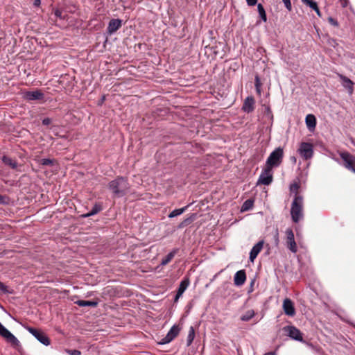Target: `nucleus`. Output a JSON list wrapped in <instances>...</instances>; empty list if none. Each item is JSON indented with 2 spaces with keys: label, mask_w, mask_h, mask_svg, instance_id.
I'll use <instances>...</instances> for the list:
<instances>
[{
  "label": "nucleus",
  "mask_w": 355,
  "mask_h": 355,
  "mask_svg": "<svg viewBox=\"0 0 355 355\" xmlns=\"http://www.w3.org/2000/svg\"><path fill=\"white\" fill-rule=\"evenodd\" d=\"M108 189L112 191L114 197L121 198L130 192V184L128 178L117 176L109 182Z\"/></svg>",
  "instance_id": "nucleus-1"
},
{
  "label": "nucleus",
  "mask_w": 355,
  "mask_h": 355,
  "mask_svg": "<svg viewBox=\"0 0 355 355\" xmlns=\"http://www.w3.org/2000/svg\"><path fill=\"white\" fill-rule=\"evenodd\" d=\"M291 215L294 223H297L303 217V197L295 195L291 204Z\"/></svg>",
  "instance_id": "nucleus-2"
},
{
  "label": "nucleus",
  "mask_w": 355,
  "mask_h": 355,
  "mask_svg": "<svg viewBox=\"0 0 355 355\" xmlns=\"http://www.w3.org/2000/svg\"><path fill=\"white\" fill-rule=\"evenodd\" d=\"M284 150L282 147L275 148L268 156L266 166L270 168H277L279 166L283 161Z\"/></svg>",
  "instance_id": "nucleus-3"
},
{
  "label": "nucleus",
  "mask_w": 355,
  "mask_h": 355,
  "mask_svg": "<svg viewBox=\"0 0 355 355\" xmlns=\"http://www.w3.org/2000/svg\"><path fill=\"white\" fill-rule=\"evenodd\" d=\"M0 335L3 337L14 348L19 349V347H21L19 340L3 324L0 325Z\"/></svg>",
  "instance_id": "nucleus-4"
},
{
  "label": "nucleus",
  "mask_w": 355,
  "mask_h": 355,
  "mask_svg": "<svg viewBox=\"0 0 355 355\" xmlns=\"http://www.w3.org/2000/svg\"><path fill=\"white\" fill-rule=\"evenodd\" d=\"M339 155L343 160V166L355 173V156L347 151L339 153Z\"/></svg>",
  "instance_id": "nucleus-5"
},
{
  "label": "nucleus",
  "mask_w": 355,
  "mask_h": 355,
  "mask_svg": "<svg viewBox=\"0 0 355 355\" xmlns=\"http://www.w3.org/2000/svg\"><path fill=\"white\" fill-rule=\"evenodd\" d=\"M38 341L42 344L48 346L50 345V339L49 337L41 330L37 329L26 327V328Z\"/></svg>",
  "instance_id": "nucleus-6"
},
{
  "label": "nucleus",
  "mask_w": 355,
  "mask_h": 355,
  "mask_svg": "<svg viewBox=\"0 0 355 355\" xmlns=\"http://www.w3.org/2000/svg\"><path fill=\"white\" fill-rule=\"evenodd\" d=\"M283 331L288 336L295 340L303 342L302 333L297 327L293 325H288L283 327Z\"/></svg>",
  "instance_id": "nucleus-7"
},
{
  "label": "nucleus",
  "mask_w": 355,
  "mask_h": 355,
  "mask_svg": "<svg viewBox=\"0 0 355 355\" xmlns=\"http://www.w3.org/2000/svg\"><path fill=\"white\" fill-rule=\"evenodd\" d=\"M298 152L300 155L304 159L307 160L311 159L313 155V146L311 144L308 142H302L301 143L300 148L298 149Z\"/></svg>",
  "instance_id": "nucleus-8"
},
{
  "label": "nucleus",
  "mask_w": 355,
  "mask_h": 355,
  "mask_svg": "<svg viewBox=\"0 0 355 355\" xmlns=\"http://www.w3.org/2000/svg\"><path fill=\"white\" fill-rule=\"evenodd\" d=\"M272 168L265 166L257 181V184L269 185L272 182Z\"/></svg>",
  "instance_id": "nucleus-9"
},
{
  "label": "nucleus",
  "mask_w": 355,
  "mask_h": 355,
  "mask_svg": "<svg viewBox=\"0 0 355 355\" xmlns=\"http://www.w3.org/2000/svg\"><path fill=\"white\" fill-rule=\"evenodd\" d=\"M181 328L178 325H173L168 331L166 336L159 342V345H165L171 342L180 333Z\"/></svg>",
  "instance_id": "nucleus-10"
},
{
  "label": "nucleus",
  "mask_w": 355,
  "mask_h": 355,
  "mask_svg": "<svg viewBox=\"0 0 355 355\" xmlns=\"http://www.w3.org/2000/svg\"><path fill=\"white\" fill-rule=\"evenodd\" d=\"M286 246L293 253L297 252V247L295 241L294 233L292 229L288 228L286 230Z\"/></svg>",
  "instance_id": "nucleus-11"
},
{
  "label": "nucleus",
  "mask_w": 355,
  "mask_h": 355,
  "mask_svg": "<svg viewBox=\"0 0 355 355\" xmlns=\"http://www.w3.org/2000/svg\"><path fill=\"white\" fill-rule=\"evenodd\" d=\"M284 313L288 316H294L295 315V309L293 301L289 298L284 299L282 304Z\"/></svg>",
  "instance_id": "nucleus-12"
},
{
  "label": "nucleus",
  "mask_w": 355,
  "mask_h": 355,
  "mask_svg": "<svg viewBox=\"0 0 355 355\" xmlns=\"http://www.w3.org/2000/svg\"><path fill=\"white\" fill-rule=\"evenodd\" d=\"M122 25V20L119 19H112L110 21L107 28V33L111 35L118 31Z\"/></svg>",
  "instance_id": "nucleus-13"
},
{
  "label": "nucleus",
  "mask_w": 355,
  "mask_h": 355,
  "mask_svg": "<svg viewBox=\"0 0 355 355\" xmlns=\"http://www.w3.org/2000/svg\"><path fill=\"white\" fill-rule=\"evenodd\" d=\"M190 284V279L188 277H184L179 285L176 295L175 297L174 301L178 302V299L182 295L185 290L187 288Z\"/></svg>",
  "instance_id": "nucleus-14"
},
{
  "label": "nucleus",
  "mask_w": 355,
  "mask_h": 355,
  "mask_svg": "<svg viewBox=\"0 0 355 355\" xmlns=\"http://www.w3.org/2000/svg\"><path fill=\"white\" fill-rule=\"evenodd\" d=\"M24 98L28 101L41 100L44 98V94L38 89L28 91L24 93Z\"/></svg>",
  "instance_id": "nucleus-15"
},
{
  "label": "nucleus",
  "mask_w": 355,
  "mask_h": 355,
  "mask_svg": "<svg viewBox=\"0 0 355 355\" xmlns=\"http://www.w3.org/2000/svg\"><path fill=\"white\" fill-rule=\"evenodd\" d=\"M254 99L252 96H248L243 104L242 110L247 113H250L254 110Z\"/></svg>",
  "instance_id": "nucleus-16"
},
{
  "label": "nucleus",
  "mask_w": 355,
  "mask_h": 355,
  "mask_svg": "<svg viewBox=\"0 0 355 355\" xmlns=\"http://www.w3.org/2000/svg\"><path fill=\"white\" fill-rule=\"evenodd\" d=\"M263 243H264L263 241H260L252 247V248L250 252V257H249V259L251 262L254 261V260L256 259V257H257L259 253L261 252V250L263 248Z\"/></svg>",
  "instance_id": "nucleus-17"
},
{
  "label": "nucleus",
  "mask_w": 355,
  "mask_h": 355,
  "mask_svg": "<svg viewBox=\"0 0 355 355\" xmlns=\"http://www.w3.org/2000/svg\"><path fill=\"white\" fill-rule=\"evenodd\" d=\"M246 280V274L245 270L237 271L234 277V284L237 286H241L244 284Z\"/></svg>",
  "instance_id": "nucleus-18"
},
{
  "label": "nucleus",
  "mask_w": 355,
  "mask_h": 355,
  "mask_svg": "<svg viewBox=\"0 0 355 355\" xmlns=\"http://www.w3.org/2000/svg\"><path fill=\"white\" fill-rule=\"evenodd\" d=\"M340 77L343 80V87L348 90L349 94H352L354 92L353 82L349 78L343 75H340Z\"/></svg>",
  "instance_id": "nucleus-19"
},
{
  "label": "nucleus",
  "mask_w": 355,
  "mask_h": 355,
  "mask_svg": "<svg viewBox=\"0 0 355 355\" xmlns=\"http://www.w3.org/2000/svg\"><path fill=\"white\" fill-rule=\"evenodd\" d=\"M179 249L175 248L171 252H170L164 259H162L161 261L162 266H165L168 264L175 257V255L178 252Z\"/></svg>",
  "instance_id": "nucleus-20"
},
{
  "label": "nucleus",
  "mask_w": 355,
  "mask_h": 355,
  "mask_svg": "<svg viewBox=\"0 0 355 355\" xmlns=\"http://www.w3.org/2000/svg\"><path fill=\"white\" fill-rule=\"evenodd\" d=\"M305 122L309 130L314 129L316 125V119L313 114H308L306 116Z\"/></svg>",
  "instance_id": "nucleus-21"
},
{
  "label": "nucleus",
  "mask_w": 355,
  "mask_h": 355,
  "mask_svg": "<svg viewBox=\"0 0 355 355\" xmlns=\"http://www.w3.org/2000/svg\"><path fill=\"white\" fill-rule=\"evenodd\" d=\"M302 1L304 3H305L307 6H309L313 10H314L316 12L318 16L321 17V12H320V10H319V8L318 6V3L315 1H314L313 0H302Z\"/></svg>",
  "instance_id": "nucleus-22"
},
{
  "label": "nucleus",
  "mask_w": 355,
  "mask_h": 355,
  "mask_svg": "<svg viewBox=\"0 0 355 355\" xmlns=\"http://www.w3.org/2000/svg\"><path fill=\"white\" fill-rule=\"evenodd\" d=\"M75 304L79 306H92L96 307L98 305V302L95 301H86V300H77Z\"/></svg>",
  "instance_id": "nucleus-23"
},
{
  "label": "nucleus",
  "mask_w": 355,
  "mask_h": 355,
  "mask_svg": "<svg viewBox=\"0 0 355 355\" xmlns=\"http://www.w3.org/2000/svg\"><path fill=\"white\" fill-rule=\"evenodd\" d=\"M2 161L5 164L10 166L12 168H16L17 167V162L8 156H3Z\"/></svg>",
  "instance_id": "nucleus-24"
},
{
  "label": "nucleus",
  "mask_w": 355,
  "mask_h": 355,
  "mask_svg": "<svg viewBox=\"0 0 355 355\" xmlns=\"http://www.w3.org/2000/svg\"><path fill=\"white\" fill-rule=\"evenodd\" d=\"M196 218V214H192L189 217L185 218L184 220H182L179 225L178 228L182 229L184 227L190 225Z\"/></svg>",
  "instance_id": "nucleus-25"
},
{
  "label": "nucleus",
  "mask_w": 355,
  "mask_h": 355,
  "mask_svg": "<svg viewBox=\"0 0 355 355\" xmlns=\"http://www.w3.org/2000/svg\"><path fill=\"white\" fill-rule=\"evenodd\" d=\"M253 205H254V200L252 199H248L243 202L241 210V211H248L253 207Z\"/></svg>",
  "instance_id": "nucleus-26"
},
{
  "label": "nucleus",
  "mask_w": 355,
  "mask_h": 355,
  "mask_svg": "<svg viewBox=\"0 0 355 355\" xmlns=\"http://www.w3.org/2000/svg\"><path fill=\"white\" fill-rule=\"evenodd\" d=\"M102 210V206L100 204H95L92 207V210L84 215L85 217H89L93 215L98 214L99 211Z\"/></svg>",
  "instance_id": "nucleus-27"
},
{
  "label": "nucleus",
  "mask_w": 355,
  "mask_h": 355,
  "mask_svg": "<svg viewBox=\"0 0 355 355\" xmlns=\"http://www.w3.org/2000/svg\"><path fill=\"white\" fill-rule=\"evenodd\" d=\"M188 207H189V205H187L182 208L174 209L169 214L168 217L173 218V217L178 216L179 215H181L187 209Z\"/></svg>",
  "instance_id": "nucleus-28"
},
{
  "label": "nucleus",
  "mask_w": 355,
  "mask_h": 355,
  "mask_svg": "<svg viewBox=\"0 0 355 355\" xmlns=\"http://www.w3.org/2000/svg\"><path fill=\"white\" fill-rule=\"evenodd\" d=\"M255 315V313L253 310L247 311L241 317V320L247 322L251 320Z\"/></svg>",
  "instance_id": "nucleus-29"
},
{
  "label": "nucleus",
  "mask_w": 355,
  "mask_h": 355,
  "mask_svg": "<svg viewBox=\"0 0 355 355\" xmlns=\"http://www.w3.org/2000/svg\"><path fill=\"white\" fill-rule=\"evenodd\" d=\"M195 338V330L194 328L191 326L189 328V334L187 339V345L190 346L193 341Z\"/></svg>",
  "instance_id": "nucleus-30"
},
{
  "label": "nucleus",
  "mask_w": 355,
  "mask_h": 355,
  "mask_svg": "<svg viewBox=\"0 0 355 355\" xmlns=\"http://www.w3.org/2000/svg\"><path fill=\"white\" fill-rule=\"evenodd\" d=\"M257 9H258V12H259V16L261 18V19L263 21H267L266 13L265 9H264L263 6H262V4L259 3L257 6Z\"/></svg>",
  "instance_id": "nucleus-31"
},
{
  "label": "nucleus",
  "mask_w": 355,
  "mask_h": 355,
  "mask_svg": "<svg viewBox=\"0 0 355 355\" xmlns=\"http://www.w3.org/2000/svg\"><path fill=\"white\" fill-rule=\"evenodd\" d=\"M300 189V184L298 182H294L290 185V191L291 193H294L295 195L298 194V189Z\"/></svg>",
  "instance_id": "nucleus-32"
},
{
  "label": "nucleus",
  "mask_w": 355,
  "mask_h": 355,
  "mask_svg": "<svg viewBox=\"0 0 355 355\" xmlns=\"http://www.w3.org/2000/svg\"><path fill=\"white\" fill-rule=\"evenodd\" d=\"M54 162H55L54 159H49V158H44L40 161V164H42L43 166H52Z\"/></svg>",
  "instance_id": "nucleus-33"
},
{
  "label": "nucleus",
  "mask_w": 355,
  "mask_h": 355,
  "mask_svg": "<svg viewBox=\"0 0 355 355\" xmlns=\"http://www.w3.org/2000/svg\"><path fill=\"white\" fill-rule=\"evenodd\" d=\"M0 293H8L9 291L8 290V287L0 282Z\"/></svg>",
  "instance_id": "nucleus-34"
},
{
  "label": "nucleus",
  "mask_w": 355,
  "mask_h": 355,
  "mask_svg": "<svg viewBox=\"0 0 355 355\" xmlns=\"http://www.w3.org/2000/svg\"><path fill=\"white\" fill-rule=\"evenodd\" d=\"M328 21L334 26L338 27L339 26L338 21L331 17L328 18Z\"/></svg>",
  "instance_id": "nucleus-35"
},
{
  "label": "nucleus",
  "mask_w": 355,
  "mask_h": 355,
  "mask_svg": "<svg viewBox=\"0 0 355 355\" xmlns=\"http://www.w3.org/2000/svg\"><path fill=\"white\" fill-rule=\"evenodd\" d=\"M8 198L6 196L0 194V205H6L8 203Z\"/></svg>",
  "instance_id": "nucleus-36"
},
{
  "label": "nucleus",
  "mask_w": 355,
  "mask_h": 355,
  "mask_svg": "<svg viewBox=\"0 0 355 355\" xmlns=\"http://www.w3.org/2000/svg\"><path fill=\"white\" fill-rule=\"evenodd\" d=\"M284 2L286 8L288 9V11H291L292 10V6L291 3V0H282Z\"/></svg>",
  "instance_id": "nucleus-37"
},
{
  "label": "nucleus",
  "mask_w": 355,
  "mask_h": 355,
  "mask_svg": "<svg viewBox=\"0 0 355 355\" xmlns=\"http://www.w3.org/2000/svg\"><path fill=\"white\" fill-rule=\"evenodd\" d=\"M67 353L70 355H81V352L77 349H69Z\"/></svg>",
  "instance_id": "nucleus-38"
},
{
  "label": "nucleus",
  "mask_w": 355,
  "mask_h": 355,
  "mask_svg": "<svg viewBox=\"0 0 355 355\" xmlns=\"http://www.w3.org/2000/svg\"><path fill=\"white\" fill-rule=\"evenodd\" d=\"M254 85H255V87H261V83L260 81V78H259V76H255Z\"/></svg>",
  "instance_id": "nucleus-39"
},
{
  "label": "nucleus",
  "mask_w": 355,
  "mask_h": 355,
  "mask_svg": "<svg viewBox=\"0 0 355 355\" xmlns=\"http://www.w3.org/2000/svg\"><path fill=\"white\" fill-rule=\"evenodd\" d=\"M246 2L249 6H254L257 4V0H246Z\"/></svg>",
  "instance_id": "nucleus-40"
},
{
  "label": "nucleus",
  "mask_w": 355,
  "mask_h": 355,
  "mask_svg": "<svg viewBox=\"0 0 355 355\" xmlns=\"http://www.w3.org/2000/svg\"><path fill=\"white\" fill-rule=\"evenodd\" d=\"M51 123V119L50 118H44L42 120V124L44 125H48Z\"/></svg>",
  "instance_id": "nucleus-41"
},
{
  "label": "nucleus",
  "mask_w": 355,
  "mask_h": 355,
  "mask_svg": "<svg viewBox=\"0 0 355 355\" xmlns=\"http://www.w3.org/2000/svg\"><path fill=\"white\" fill-rule=\"evenodd\" d=\"M54 13H55V15L57 17H59V18H60V19H62V11H61V10H60L57 9V10H55V12H54Z\"/></svg>",
  "instance_id": "nucleus-42"
},
{
  "label": "nucleus",
  "mask_w": 355,
  "mask_h": 355,
  "mask_svg": "<svg viewBox=\"0 0 355 355\" xmlns=\"http://www.w3.org/2000/svg\"><path fill=\"white\" fill-rule=\"evenodd\" d=\"M341 3V5L343 8L347 6V0H339Z\"/></svg>",
  "instance_id": "nucleus-43"
},
{
  "label": "nucleus",
  "mask_w": 355,
  "mask_h": 355,
  "mask_svg": "<svg viewBox=\"0 0 355 355\" xmlns=\"http://www.w3.org/2000/svg\"><path fill=\"white\" fill-rule=\"evenodd\" d=\"M41 3V0H34L33 5L35 6H39Z\"/></svg>",
  "instance_id": "nucleus-44"
},
{
  "label": "nucleus",
  "mask_w": 355,
  "mask_h": 355,
  "mask_svg": "<svg viewBox=\"0 0 355 355\" xmlns=\"http://www.w3.org/2000/svg\"><path fill=\"white\" fill-rule=\"evenodd\" d=\"M278 236H279V234H278V232L277 231L276 233H275V241H276V244L277 245L278 244V242H279Z\"/></svg>",
  "instance_id": "nucleus-45"
},
{
  "label": "nucleus",
  "mask_w": 355,
  "mask_h": 355,
  "mask_svg": "<svg viewBox=\"0 0 355 355\" xmlns=\"http://www.w3.org/2000/svg\"><path fill=\"white\" fill-rule=\"evenodd\" d=\"M256 90H257V92L258 93V94L261 95V87H256Z\"/></svg>",
  "instance_id": "nucleus-46"
},
{
  "label": "nucleus",
  "mask_w": 355,
  "mask_h": 355,
  "mask_svg": "<svg viewBox=\"0 0 355 355\" xmlns=\"http://www.w3.org/2000/svg\"><path fill=\"white\" fill-rule=\"evenodd\" d=\"M263 355H276V354H275V352H270L264 354Z\"/></svg>",
  "instance_id": "nucleus-47"
},
{
  "label": "nucleus",
  "mask_w": 355,
  "mask_h": 355,
  "mask_svg": "<svg viewBox=\"0 0 355 355\" xmlns=\"http://www.w3.org/2000/svg\"><path fill=\"white\" fill-rule=\"evenodd\" d=\"M216 48H217L216 46H215V47H212V49H214V53L216 55L218 54V51H216Z\"/></svg>",
  "instance_id": "nucleus-48"
},
{
  "label": "nucleus",
  "mask_w": 355,
  "mask_h": 355,
  "mask_svg": "<svg viewBox=\"0 0 355 355\" xmlns=\"http://www.w3.org/2000/svg\"><path fill=\"white\" fill-rule=\"evenodd\" d=\"M292 161L295 163L296 162V158L295 157H291Z\"/></svg>",
  "instance_id": "nucleus-49"
},
{
  "label": "nucleus",
  "mask_w": 355,
  "mask_h": 355,
  "mask_svg": "<svg viewBox=\"0 0 355 355\" xmlns=\"http://www.w3.org/2000/svg\"><path fill=\"white\" fill-rule=\"evenodd\" d=\"M2 324L0 322V325H1Z\"/></svg>",
  "instance_id": "nucleus-50"
}]
</instances>
